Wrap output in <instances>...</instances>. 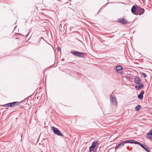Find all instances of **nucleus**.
I'll return each mask as SVG.
<instances>
[{"label":"nucleus","mask_w":152,"mask_h":152,"mask_svg":"<svg viewBox=\"0 0 152 152\" xmlns=\"http://www.w3.org/2000/svg\"><path fill=\"white\" fill-rule=\"evenodd\" d=\"M22 101L20 102H12L6 104L2 105V106H4L5 107H16L20 104V103Z\"/></svg>","instance_id":"nucleus-1"},{"label":"nucleus","mask_w":152,"mask_h":152,"mask_svg":"<svg viewBox=\"0 0 152 152\" xmlns=\"http://www.w3.org/2000/svg\"><path fill=\"white\" fill-rule=\"evenodd\" d=\"M70 53H72L73 55L80 57L83 58L85 56V53H84L76 51H72L70 52Z\"/></svg>","instance_id":"nucleus-2"},{"label":"nucleus","mask_w":152,"mask_h":152,"mask_svg":"<svg viewBox=\"0 0 152 152\" xmlns=\"http://www.w3.org/2000/svg\"><path fill=\"white\" fill-rule=\"evenodd\" d=\"M113 92L110 96V102L114 105L117 106L118 105L117 101L115 98V96L114 94H113Z\"/></svg>","instance_id":"nucleus-3"},{"label":"nucleus","mask_w":152,"mask_h":152,"mask_svg":"<svg viewBox=\"0 0 152 152\" xmlns=\"http://www.w3.org/2000/svg\"><path fill=\"white\" fill-rule=\"evenodd\" d=\"M52 129L53 130V132L54 133L58 136H62L64 137V136H63V135L61 133L60 131L57 128L54 127H52Z\"/></svg>","instance_id":"nucleus-4"},{"label":"nucleus","mask_w":152,"mask_h":152,"mask_svg":"<svg viewBox=\"0 0 152 152\" xmlns=\"http://www.w3.org/2000/svg\"><path fill=\"white\" fill-rule=\"evenodd\" d=\"M145 11V10L141 7L137 6V12H136V15H140L143 14Z\"/></svg>","instance_id":"nucleus-5"},{"label":"nucleus","mask_w":152,"mask_h":152,"mask_svg":"<svg viewBox=\"0 0 152 152\" xmlns=\"http://www.w3.org/2000/svg\"><path fill=\"white\" fill-rule=\"evenodd\" d=\"M136 144L139 145L143 148L145 149L147 152H150V149L148 146L142 143H141L137 141Z\"/></svg>","instance_id":"nucleus-6"},{"label":"nucleus","mask_w":152,"mask_h":152,"mask_svg":"<svg viewBox=\"0 0 152 152\" xmlns=\"http://www.w3.org/2000/svg\"><path fill=\"white\" fill-rule=\"evenodd\" d=\"M123 142L124 144L125 143H128L132 144L134 143L135 144H136L137 143V141H135L134 140H129L125 141H123Z\"/></svg>","instance_id":"nucleus-7"},{"label":"nucleus","mask_w":152,"mask_h":152,"mask_svg":"<svg viewBox=\"0 0 152 152\" xmlns=\"http://www.w3.org/2000/svg\"><path fill=\"white\" fill-rule=\"evenodd\" d=\"M118 21L120 23L123 24H126L128 22L126 19H124V18L118 19Z\"/></svg>","instance_id":"nucleus-8"},{"label":"nucleus","mask_w":152,"mask_h":152,"mask_svg":"<svg viewBox=\"0 0 152 152\" xmlns=\"http://www.w3.org/2000/svg\"><path fill=\"white\" fill-rule=\"evenodd\" d=\"M138 5L133 6L131 9V12L134 14L136 15V12H137Z\"/></svg>","instance_id":"nucleus-9"},{"label":"nucleus","mask_w":152,"mask_h":152,"mask_svg":"<svg viewBox=\"0 0 152 152\" xmlns=\"http://www.w3.org/2000/svg\"><path fill=\"white\" fill-rule=\"evenodd\" d=\"M141 80L140 77L138 76H136L134 80V82L135 83L139 84L141 82Z\"/></svg>","instance_id":"nucleus-10"},{"label":"nucleus","mask_w":152,"mask_h":152,"mask_svg":"<svg viewBox=\"0 0 152 152\" xmlns=\"http://www.w3.org/2000/svg\"><path fill=\"white\" fill-rule=\"evenodd\" d=\"M144 93V91L143 90H142L140 94H139L137 96L138 98L140 100L142 99L143 98V94Z\"/></svg>","instance_id":"nucleus-11"},{"label":"nucleus","mask_w":152,"mask_h":152,"mask_svg":"<svg viewBox=\"0 0 152 152\" xmlns=\"http://www.w3.org/2000/svg\"><path fill=\"white\" fill-rule=\"evenodd\" d=\"M117 72L118 73H121L123 71V67H115Z\"/></svg>","instance_id":"nucleus-12"},{"label":"nucleus","mask_w":152,"mask_h":152,"mask_svg":"<svg viewBox=\"0 0 152 152\" xmlns=\"http://www.w3.org/2000/svg\"><path fill=\"white\" fill-rule=\"evenodd\" d=\"M146 137L148 139L152 138V129H151L147 134Z\"/></svg>","instance_id":"nucleus-13"},{"label":"nucleus","mask_w":152,"mask_h":152,"mask_svg":"<svg viewBox=\"0 0 152 152\" xmlns=\"http://www.w3.org/2000/svg\"><path fill=\"white\" fill-rule=\"evenodd\" d=\"M139 86H135V88L137 90H139L141 88H142L144 87V85L142 83L139 84Z\"/></svg>","instance_id":"nucleus-14"},{"label":"nucleus","mask_w":152,"mask_h":152,"mask_svg":"<svg viewBox=\"0 0 152 152\" xmlns=\"http://www.w3.org/2000/svg\"><path fill=\"white\" fill-rule=\"evenodd\" d=\"M124 145V144L123 143V141L122 142H120L119 144H118V145H117L115 148V151H116V149L120 148L121 146H122Z\"/></svg>","instance_id":"nucleus-15"},{"label":"nucleus","mask_w":152,"mask_h":152,"mask_svg":"<svg viewBox=\"0 0 152 152\" xmlns=\"http://www.w3.org/2000/svg\"><path fill=\"white\" fill-rule=\"evenodd\" d=\"M141 108V107L140 105H137L135 107V109L137 111H139L140 108Z\"/></svg>","instance_id":"nucleus-16"},{"label":"nucleus","mask_w":152,"mask_h":152,"mask_svg":"<svg viewBox=\"0 0 152 152\" xmlns=\"http://www.w3.org/2000/svg\"><path fill=\"white\" fill-rule=\"evenodd\" d=\"M95 148L93 146H91L89 148V151L88 152H91L92 151H93Z\"/></svg>","instance_id":"nucleus-17"},{"label":"nucleus","mask_w":152,"mask_h":152,"mask_svg":"<svg viewBox=\"0 0 152 152\" xmlns=\"http://www.w3.org/2000/svg\"><path fill=\"white\" fill-rule=\"evenodd\" d=\"M96 145V143L95 142H93L92 143L91 146H93L95 148Z\"/></svg>","instance_id":"nucleus-18"},{"label":"nucleus","mask_w":152,"mask_h":152,"mask_svg":"<svg viewBox=\"0 0 152 152\" xmlns=\"http://www.w3.org/2000/svg\"><path fill=\"white\" fill-rule=\"evenodd\" d=\"M141 74L144 76L145 78L147 76V75L144 73L142 72L141 73Z\"/></svg>","instance_id":"nucleus-19"},{"label":"nucleus","mask_w":152,"mask_h":152,"mask_svg":"<svg viewBox=\"0 0 152 152\" xmlns=\"http://www.w3.org/2000/svg\"><path fill=\"white\" fill-rule=\"evenodd\" d=\"M95 143H96V144L98 145V142L97 141H96L95 142Z\"/></svg>","instance_id":"nucleus-20"},{"label":"nucleus","mask_w":152,"mask_h":152,"mask_svg":"<svg viewBox=\"0 0 152 152\" xmlns=\"http://www.w3.org/2000/svg\"><path fill=\"white\" fill-rule=\"evenodd\" d=\"M115 66L119 67V66H121L120 65H117V66Z\"/></svg>","instance_id":"nucleus-21"},{"label":"nucleus","mask_w":152,"mask_h":152,"mask_svg":"<svg viewBox=\"0 0 152 152\" xmlns=\"http://www.w3.org/2000/svg\"><path fill=\"white\" fill-rule=\"evenodd\" d=\"M93 152H95L94 151H93Z\"/></svg>","instance_id":"nucleus-22"},{"label":"nucleus","mask_w":152,"mask_h":152,"mask_svg":"<svg viewBox=\"0 0 152 152\" xmlns=\"http://www.w3.org/2000/svg\"><path fill=\"white\" fill-rule=\"evenodd\" d=\"M0 106H1V105H0Z\"/></svg>","instance_id":"nucleus-23"}]
</instances>
